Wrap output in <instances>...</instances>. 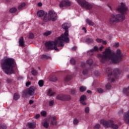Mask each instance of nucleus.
Listing matches in <instances>:
<instances>
[{
    "label": "nucleus",
    "instance_id": "nucleus-39",
    "mask_svg": "<svg viewBox=\"0 0 129 129\" xmlns=\"http://www.w3.org/2000/svg\"><path fill=\"white\" fill-rule=\"evenodd\" d=\"M106 89H109L110 88H111V85H110V83H107L106 86Z\"/></svg>",
    "mask_w": 129,
    "mask_h": 129
},
{
    "label": "nucleus",
    "instance_id": "nucleus-42",
    "mask_svg": "<svg viewBox=\"0 0 129 129\" xmlns=\"http://www.w3.org/2000/svg\"><path fill=\"white\" fill-rule=\"evenodd\" d=\"M29 39H33L34 38V34H33L31 32L29 33Z\"/></svg>",
    "mask_w": 129,
    "mask_h": 129
},
{
    "label": "nucleus",
    "instance_id": "nucleus-57",
    "mask_svg": "<svg viewBox=\"0 0 129 129\" xmlns=\"http://www.w3.org/2000/svg\"><path fill=\"white\" fill-rule=\"evenodd\" d=\"M82 30L85 31V33H86V28L85 27H83Z\"/></svg>",
    "mask_w": 129,
    "mask_h": 129
},
{
    "label": "nucleus",
    "instance_id": "nucleus-60",
    "mask_svg": "<svg viewBox=\"0 0 129 129\" xmlns=\"http://www.w3.org/2000/svg\"><path fill=\"white\" fill-rule=\"evenodd\" d=\"M114 81H115L114 79H111V82H114Z\"/></svg>",
    "mask_w": 129,
    "mask_h": 129
},
{
    "label": "nucleus",
    "instance_id": "nucleus-53",
    "mask_svg": "<svg viewBox=\"0 0 129 129\" xmlns=\"http://www.w3.org/2000/svg\"><path fill=\"white\" fill-rule=\"evenodd\" d=\"M104 48V46L101 45V47L99 48V50H100V51H102V49H103Z\"/></svg>",
    "mask_w": 129,
    "mask_h": 129
},
{
    "label": "nucleus",
    "instance_id": "nucleus-17",
    "mask_svg": "<svg viewBox=\"0 0 129 129\" xmlns=\"http://www.w3.org/2000/svg\"><path fill=\"white\" fill-rule=\"evenodd\" d=\"M56 99L58 100H62V101H64V95L59 94L56 96Z\"/></svg>",
    "mask_w": 129,
    "mask_h": 129
},
{
    "label": "nucleus",
    "instance_id": "nucleus-44",
    "mask_svg": "<svg viewBox=\"0 0 129 129\" xmlns=\"http://www.w3.org/2000/svg\"><path fill=\"white\" fill-rule=\"evenodd\" d=\"M85 112H86V113H89V107H87L85 108Z\"/></svg>",
    "mask_w": 129,
    "mask_h": 129
},
{
    "label": "nucleus",
    "instance_id": "nucleus-52",
    "mask_svg": "<svg viewBox=\"0 0 129 129\" xmlns=\"http://www.w3.org/2000/svg\"><path fill=\"white\" fill-rule=\"evenodd\" d=\"M102 43L103 45H106L107 44L106 41H104V40H102Z\"/></svg>",
    "mask_w": 129,
    "mask_h": 129
},
{
    "label": "nucleus",
    "instance_id": "nucleus-41",
    "mask_svg": "<svg viewBox=\"0 0 129 129\" xmlns=\"http://www.w3.org/2000/svg\"><path fill=\"white\" fill-rule=\"evenodd\" d=\"M77 92L75 90H71V94H72V95H74L75 94H76Z\"/></svg>",
    "mask_w": 129,
    "mask_h": 129
},
{
    "label": "nucleus",
    "instance_id": "nucleus-18",
    "mask_svg": "<svg viewBox=\"0 0 129 129\" xmlns=\"http://www.w3.org/2000/svg\"><path fill=\"white\" fill-rule=\"evenodd\" d=\"M29 128H35L36 127V122H30L28 123Z\"/></svg>",
    "mask_w": 129,
    "mask_h": 129
},
{
    "label": "nucleus",
    "instance_id": "nucleus-61",
    "mask_svg": "<svg viewBox=\"0 0 129 129\" xmlns=\"http://www.w3.org/2000/svg\"><path fill=\"white\" fill-rule=\"evenodd\" d=\"M95 75L96 76H97V75H96V74H95Z\"/></svg>",
    "mask_w": 129,
    "mask_h": 129
},
{
    "label": "nucleus",
    "instance_id": "nucleus-38",
    "mask_svg": "<svg viewBox=\"0 0 129 129\" xmlns=\"http://www.w3.org/2000/svg\"><path fill=\"white\" fill-rule=\"evenodd\" d=\"M40 113L42 116H46L47 115V112L45 111H42Z\"/></svg>",
    "mask_w": 129,
    "mask_h": 129
},
{
    "label": "nucleus",
    "instance_id": "nucleus-13",
    "mask_svg": "<svg viewBox=\"0 0 129 129\" xmlns=\"http://www.w3.org/2000/svg\"><path fill=\"white\" fill-rule=\"evenodd\" d=\"M71 26V25H70V24L64 23L62 25V29L65 30V32H66V31H68V29H69V28H70Z\"/></svg>",
    "mask_w": 129,
    "mask_h": 129
},
{
    "label": "nucleus",
    "instance_id": "nucleus-19",
    "mask_svg": "<svg viewBox=\"0 0 129 129\" xmlns=\"http://www.w3.org/2000/svg\"><path fill=\"white\" fill-rule=\"evenodd\" d=\"M86 22L89 26H93L94 25V23L89 19H87Z\"/></svg>",
    "mask_w": 129,
    "mask_h": 129
},
{
    "label": "nucleus",
    "instance_id": "nucleus-6",
    "mask_svg": "<svg viewBox=\"0 0 129 129\" xmlns=\"http://www.w3.org/2000/svg\"><path fill=\"white\" fill-rule=\"evenodd\" d=\"M52 21L55 22L57 20V13L53 10H51L48 12V13L44 15L43 21L44 22H48V21Z\"/></svg>",
    "mask_w": 129,
    "mask_h": 129
},
{
    "label": "nucleus",
    "instance_id": "nucleus-10",
    "mask_svg": "<svg viewBox=\"0 0 129 129\" xmlns=\"http://www.w3.org/2000/svg\"><path fill=\"white\" fill-rule=\"evenodd\" d=\"M59 6L60 9L64 10V9H67L68 7L71 6V2H70L69 0H62L59 3Z\"/></svg>",
    "mask_w": 129,
    "mask_h": 129
},
{
    "label": "nucleus",
    "instance_id": "nucleus-50",
    "mask_svg": "<svg viewBox=\"0 0 129 129\" xmlns=\"http://www.w3.org/2000/svg\"><path fill=\"white\" fill-rule=\"evenodd\" d=\"M30 85H31V82L29 81L26 83V86H27V87L30 86Z\"/></svg>",
    "mask_w": 129,
    "mask_h": 129
},
{
    "label": "nucleus",
    "instance_id": "nucleus-25",
    "mask_svg": "<svg viewBox=\"0 0 129 129\" xmlns=\"http://www.w3.org/2000/svg\"><path fill=\"white\" fill-rule=\"evenodd\" d=\"M71 80V77L70 75H67L64 77V81L66 82H68V81H70Z\"/></svg>",
    "mask_w": 129,
    "mask_h": 129
},
{
    "label": "nucleus",
    "instance_id": "nucleus-27",
    "mask_svg": "<svg viewBox=\"0 0 129 129\" xmlns=\"http://www.w3.org/2000/svg\"><path fill=\"white\" fill-rule=\"evenodd\" d=\"M31 73L33 75V76H36L37 74H38V72L37 70H35V69H32L31 71Z\"/></svg>",
    "mask_w": 129,
    "mask_h": 129
},
{
    "label": "nucleus",
    "instance_id": "nucleus-55",
    "mask_svg": "<svg viewBox=\"0 0 129 129\" xmlns=\"http://www.w3.org/2000/svg\"><path fill=\"white\" fill-rule=\"evenodd\" d=\"M81 66L82 67H84V66H85V62H82V63H81Z\"/></svg>",
    "mask_w": 129,
    "mask_h": 129
},
{
    "label": "nucleus",
    "instance_id": "nucleus-23",
    "mask_svg": "<svg viewBox=\"0 0 129 129\" xmlns=\"http://www.w3.org/2000/svg\"><path fill=\"white\" fill-rule=\"evenodd\" d=\"M54 94H55V92H53V91H52L51 89L48 90L47 94L48 95H49V96H52V95H54Z\"/></svg>",
    "mask_w": 129,
    "mask_h": 129
},
{
    "label": "nucleus",
    "instance_id": "nucleus-36",
    "mask_svg": "<svg viewBox=\"0 0 129 129\" xmlns=\"http://www.w3.org/2000/svg\"><path fill=\"white\" fill-rule=\"evenodd\" d=\"M97 92L98 93H103V92H104V90H103L102 88H98L97 89Z\"/></svg>",
    "mask_w": 129,
    "mask_h": 129
},
{
    "label": "nucleus",
    "instance_id": "nucleus-24",
    "mask_svg": "<svg viewBox=\"0 0 129 129\" xmlns=\"http://www.w3.org/2000/svg\"><path fill=\"white\" fill-rule=\"evenodd\" d=\"M71 99V96L69 95H64V101H68Z\"/></svg>",
    "mask_w": 129,
    "mask_h": 129
},
{
    "label": "nucleus",
    "instance_id": "nucleus-29",
    "mask_svg": "<svg viewBox=\"0 0 129 129\" xmlns=\"http://www.w3.org/2000/svg\"><path fill=\"white\" fill-rule=\"evenodd\" d=\"M86 90V87L82 86L80 87V91L81 92H84Z\"/></svg>",
    "mask_w": 129,
    "mask_h": 129
},
{
    "label": "nucleus",
    "instance_id": "nucleus-15",
    "mask_svg": "<svg viewBox=\"0 0 129 129\" xmlns=\"http://www.w3.org/2000/svg\"><path fill=\"white\" fill-rule=\"evenodd\" d=\"M19 46L21 47H25V40H24V37H21L19 40Z\"/></svg>",
    "mask_w": 129,
    "mask_h": 129
},
{
    "label": "nucleus",
    "instance_id": "nucleus-32",
    "mask_svg": "<svg viewBox=\"0 0 129 129\" xmlns=\"http://www.w3.org/2000/svg\"><path fill=\"white\" fill-rule=\"evenodd\" d=\"M7 127L5 124L0 123V129H7Z\"/></svg>",
    "mask_w": 129,
    "mask_h": 129
},
{
    "label": "nucleus",
    "instance_id": "nucleus-4",
    "mask_svg": "<svg viewBox=\"0 0 129 129\" xmlns=\"http://www.w3.org/2000/svg\"><path fill=\"white\" fill-rule=\"evenodd\" d=\"M15 64H16V62L13 58H5L1 61L2 69L6 74H13Z\"/></svg>",
    "mask_w": 129,
    "mask_h": 129
},
{
    "label": "nucleus",
    "instance_id": "nucleus-2",
    "mask_svg": "<svg viewBox=\"0 0 129 129\" xmlns=\"http://www.w3.org/2000/svg\"><path fill=\"white\" fill-rule=\"evenodd\" d=\"M117 11L121 14H113L109 20V24L111 26H115L117 23H122L125 20V14L127 11V7L124 3H121L117 8Z\"/></svg>",
    "mask_w": 129,
    "mask_h": 129
},
{
    "label": "nucleus",
    "instance_id": "nucleus-12",
    "mask_svg": "<svg viewBox=\"0 0 129 129\" xmlns=\"http://www.w3.org/2000/svg\"><path fill=\"white\" fill-rule=\"evenodd\" d=\"M106 73H108V80L110 79L109 78L112 76V72H111V69L110 68H107L106 69Z\"/></svg>",
    "mask_w": 129,
    "mask_h": 129
},
{
    "label": "nucleus",
    "instance_id": "nucleus-35",
    "mask_svg": "<svg viewBox=\"0 0 129 129\" xmlns=\"http://www.w3.org/2000/svg\"><path fill=\"white\" fill-rule=\"evenodd\" d=\"M87 63L89 65H92V64H93V60L92 59H89L87 60Z\"/></svg>",
    "mask_w": 129,
    "mask_h": 129
},
{
    "label": "nucleus",
    "instance_id": "nucleus-45",
    "mask_svg": "<svg viewBox=\"0 0 129 129\" xmlns=\"http://www.w3.org/2000/svg\"><path fill=\"white\" fill-rule=\"evenodd\" d=\"M96 42H97L98 43H102V39H100V38H97L96 39Z\"/></svg>",
    "mask_w": 129,
    "mask_h": 129
},
{
    "label": "nucleus",
    "instance_id": "nucleus-16",
    "mask_svg": "<svg viewBox=\"0 0 129 129\" xmlns=\"http://www.w3.org/2000/svg\"><path fill=\"white\" fill-rule=\"evenodd\" d=\"M37 15L38 17H39V18H41V17H43V16H44L45 12L43 10H39L37 12Z\"/></svg>",
    "mask_w": 129,
    "mask_h": 129
},
{
    "label": "nucleus",
    "instance_id": "nucleus-54",
    "mask_svg": "<svg viewBox=\"0 0 129 129\" xmlns=\"http://www.w3.org/2000/svg\"><path fill=\"white\" fill-rule=\"evenodd\" d=\"M76 49H77V47H76V46H74L72 48V51H75V50H76Z\"/></svg>",
    "mask_w": 129,
    "mask_h": 129
},
{
    "label": "nucleus",
    "instance_id": "nucleus-47",
    "mask_svg": "<svg viewBox=\"0 0 129 129\" xmlns=\"http://www.w3.org/2000/svg\"><path fill=\"white\" fill-rule=\"evenodd\" d=\"M53 104H54V101L52 100L49 101V106H53Z\"/></svg>",
    "mask_w": 129,
    "mask_h": 129
},
{
    "label": "nucleus",
    "instance_id": "nucleus-51",
    "mask_svg": "<svg viewBox=\"0 0 129 129\" xmlns=\"http://www.w3.org/2000/svg\"><path fill=\"white\" fill-rule=\"evenodd\" d=\"M40 115L39 114H37L36 115L35 118H36V119H38V118H39V117H40Z\"/></svg>",
    "mask_w": 129,
    "mask_h": 129
},
{
    "label": "nucleus",
    "instance_id": "nucleus-28",
    "mask_svg": "<svg viewBox=\"0 0 129 129\" xmlns=\"http://www.w3.org/2000/svg\"><path fill=\"white\" fill-rule=\"evenodd\" d=\"M57 80V77H56L55 76H53L50 79V81H52V82H56Z\"/></svg>",
    "mask_w": 129,
    "mask_h": 129
},
{
    "label": "nucleus",
    "instance_id": "nucleus-5",
    "mask_svg": "<svg viewBox=\"0 0 129 129\" xmlns=\"http://www.w3.org/2000/svg\"><path fill=\"white\" fill-rule=\"evenodd\" d=\"M50 121V124L52 125L57 124V121H56V117L49 115L47 118L44 120L42 122V125L45 127V128H48L49 127V122Z\"/></svg>",
    "mask_w": 129,
    "mask_h": 129
},
{
    "label": "nucleus",
    "instance_id": "nucleus-31",
    "mask_svg": "<svg viewBox=\"0 0 129 129\" xmlns=\"http://www.w3.org/2000/svg\"><path fill=\"white\" fill-rule=\"evenodd\" d=\"M52 34L51 31H47L45 32L44 33H43V36H45L46 37H47V36H49V35H51Z\"/></svg>",
    "mask_w": 129,
    "mask_h": 129
},
{
    "label": "nucleus",
    "instance_id": "nucleus-11",
    "mask_svg": "<svg viewBox=\"0 0 129 129\" xmlns=\"http://www.w3.org/2000/svg\"><path fill=\"white\" fill-rule=\"evenodd\" d=\"M98 50H99V48H98V47L95 46L93 47V49H91L90 51H89L87 52L88 56H92V55L94 54V52H98Z\"/></svg>",
    "mask_w": 129,
    "mask_h": 129
},
{
    "label": "nucleus",
    "instance_id": "nucleus-9",
    "mask_svg": "<svg viewBox=\"0 0 129 129\" xmlns=\"http://www.w3.org/2000/svg\"><path fill=\"white\" fill-rule=\"evenodd\" d=\"M35 93V89L34 87H30L26 90H24L22 94L23 97H29V95L32 96Z\"/></svg>",
    "mask_w": 129,
    "mask_h": 129
},
{
    "label": "nucleus",
    "instance_id": "nucleus-40",
    "mask_svg": "<svg viewBox=\"0 0 129 129\" xmlns=\"http://www.w3.org/2000/svg\"><path fill=\"white\" fill-rule=\"evenodd\" d=\"M71 62V64H72V65H75V59H74V58H72L70 60Z\"/></svg>",
    "mask_w": 129,
    "mask_h": 129
},
{
    "label": "nucleus",
    "instance_id": "nucleus-43",
    "mask_svg": "<svg viewBox=\"0 0 129 129\" xmlns=\"http://www.w3.org/2000/svg\"><path fill=\"white\" fill-rule=\"evenodd\" d=\"M88 73V70L87 69H85L83 71V75H86Z\"/></svg>",
    "mask_w": 129,
    "mask_h": 129
},
{
    "label": "nucleus",
    "instance_id": "nucleus-1",
    "mask_svg": "<svg viewBox=\"0 0 129 129\" xmlns=\"http://www.w3.org/2000/svg\"><path fill=\"white\" fill-rule=\"evenodd\" d=\"M98 57L101 58V63H111L113 64H117L121 61L122 58V54L120 51V49H117L116 53L111 52L109 48H106L103 52V54H98Z\"/></svg>",
    "mask_w": 129,
    "mask_h": 129
},
{
    "label": "nucleus",
    "instance_id": "nucleus-7",
    "mask_svg": "<svg viewBox=\"0 0 129 129\" xmlns=\"http://www.w3.org/2000/svg\"><path fill=\"white\" fill-rule=\"evenodd\" d=\"M100 123H101V124H102L104 127H109L112 126L113 129L118 128V125L113 124V121L111 120L108 121L102 120L100 121Z\"/></svg>",
    "mask_w": 129,
    "mask_h": 129
},
{
    "label": "nucleus",
    "instance_id": "nucleus-21",
    "mask_svg": "<svg viewBox=\"0 0 129 129\" xmlns=\"http://www.w3.org/2000/svg\"><path fill=\"white\" fill-rule=\"evenodd\" d=\"M86 42L88 44H91V43H93L94 41L93 40V39L88 38L86 39Z\"/></svg>",
    "mask_w": 129,
    "mask_h": 129
},
{
    "label": "nucleus",
    "instance_id": "nucleus-59",
    "mask_svg": "<svg viewBox=\"0 0 129 129\" xmlns=\"http://www.w3.org/2000/svg\"><path fill=\"white\" fill-rule=\"evenodd\" d=\"M87 93H91V91H90V90H88V91H87Z\"/></svg>",
    "mask_w": 129,
    "mask_h": 129
},
{
    "label": "nucleus",
    "instance_id": "nucleus-46",
    "mask_svg": "<svg viewBox=\"0 0 129 129\" xmlns=\"http://www.w3.org/2000/svg\"><path fill=\"white\" fill-rule=\"evenodd\" d=\"M100 128V125L97 124L95 126H94V128H97V129H99Z\"/></svg>",
    "mask_w": 129,
    "mask_h": 129
},
{
    "label": "nucleus",
    "instance_id": "nucleus-58",
    "mask_svg": "<svg viewBox=\"0 0 129 129\" xmlns=\"http://www.w3.org/2000/svg\"><path fill=\"white\" fill-rule=\"evenodd\" d=\"M38 7H42V3H39L38 4Z\"/></svg>",
    "mask_w": 129,
    "mask_h": 129
},
{
    "label": "nucleus",
    "instance_id": "nucleus-37",
    "mask_svg": "<svg viewBox=\"0 0 129 129\" xmlns=\"http://www.w3.org/2000/svg\"><path fill=\"white\" fill-rule=\"evenodd\" d=\"M73 123L75 125L77 124L78 123H79V120L78 119H77V118H75L73 120Z\"/></svg>",
    "mask_w": 129,
    "mask_h": 129
},
{
    "label": "nucleus",
    "instance_id": "nucleus-49",
    "mask_svg": "<svg viewBox=\"0 0 129 129\" xmlns=\"http://www.w3.org/2000/svg\"><path fill=\"white\" fill-rule=\"evenodd\" d=\"M118 46H119V43L116 42L114 44V47H115L116 48H117V47H118Z\"/></svg>",
    "mask_w": 129,
    "mask_h": 129
},
{
    "label": "nucleus",
    "instance_id": "nucleus-30",
    "mask_svg": "<svg viewBox=\"0 0 129 129\" xmlns=\"http://www.w3.org/2000/svg\"><path fill=\"white\" fill-rule=\"evenodd\" d=\"M49 57L47 55L43 54L41 56V59H42V60H45L46 59H49Z\"/></svg>",
    "mask_w": 129,
    "mask_h": 129
},
{
    "label": "nucleus",
    "instance_id": "nucleus-14",
    "mask_svg": "<svg viewBox=\"0 0 129 129\" xmlns=\"http://www.w3.org/2000/svg\"><path fill=\"white\" fill-rule=\"evenodd\" d=\"M86 100V96L83 95L80 98V102L83 105H86V103L84 101Z\"/></svg>",
    "mask_w": 129,
    "mask_h": 129
},
{
    "label": "nucleus",
    "instance_id": "nucleus-8",
    "mask_svg": "<svg viewBox=\"0 0 129 129\" xmlns=\"http://www.w3.org/2000/svg\"><path fill=\"white\" fill-rule=\"evenodd\" d=\"M77 2L82 8H85L87 10H91L92 9V5L84 0H77Z\"/></svg>",
    "mask_w": 129,
    "mask_h": 129
},
{
    "label": "nucleus",
    "instance_id": "nucleus-22",
    "mask_svg": "<svg viewBox=\"0 0 129 129\" xmlns=\"http://www.w3.org/2000/svg\"><path fill=\"white\" fill-rule=\"evenodd\" d=\"M120 72H121V71H120V70L116 68L113 70V73L114 74H120Z\"/></svg>",
    "mask_w": 129,
    "mask_h": 129
},
{
    "label": "nucleus",
    "instance_id": "nucleus-20",
    "mask_svg": "<svg viewBox=\"0 0 129 129\" xmlns=\"http://www.w3.org/2000/svg\"><path fill=\"white\" fill-rule=\"evenodd\" d=\"M26 7V3H23L20 5L18 6V10L22 11Z\"/></svg>",
    "mask_w": 129,
    "mask_h": 129
},
{
    "label": "nucleus",
    "instance_id": "nucleus-48",
    "mask_svg": "<svg viewBox=\"0 0 129 129\" xmlns=\"http://www.w3.org/2000/svg\"><path fill=\"white\" fill-rule=\"evenodd\" d=\"M7 82L8 84H10L11 83H12V80L10 79H8L7 80Z\"/></svg>",
    "mask_w": 129,
    "mask_h": 129
},
{
    "label": "nucleus",
    "instance_id": "nucleus-33",
    "mask_svg": "<svg viewBox=\"0 0 129 129\" xmlns=\"http://www.w3.org/2000/svg\"><path fill=\"white\" fill-rule=\"evenodd\" d=\"M10 12L11 13V14H14L17 12V8H12L10 9Z\"/></svg>",
    "mask_w": 129,
    "mask_h": 129
},
{
    "label": "nucleus",
    "instance_id": "nucleus-56",
    "mask_svg": "<svg viewBox=\"0 0 129 129\" xmlns=\"http://www.w3.org/2000/svg\"><path fill=\"white\" fill-rule=\"evenodd\" d=\"M33 102H34V101H33V100H30L29 101V104H33Z\"/></svg>",
    "mask_w": 129,
    "mask_h": 129
},
{
    "label": "nucleus",
    "instance_id": "nucleus-34",
    "mask_svg": "<svg viewBox=\"0 0 129 129\" xmlns=\"http://www.w3.org/2000/svg\"><path fill=\"white\" fill-rule=\"evenodd\" d=\"M38 85H39L40 87H42L44 85V81L43 80H40L38 82Z\"/></svg>",
    "mask_w": 129,
    "mask_h": 129
},
{
    "label": "nucleus",
    "instance_id": "nucleus-3",
    "mask_svg": "<svg viewBox=\"0 0 129 129\" xmlns=\"http://www.w3.org/2000/svg\"><path fill=\"white\" fill-rule=\"evenodd\" d=\"M69 31L66 30L64 34H62L60 37L55 39L54 41H48L45 43V47L47 50H55V51H59L57 47H64L63 42L66 43H69Z\"/></svg>",
    "mask_w": 129,
    "mask_h": 129
},
{
    "label": "nucleus",
    "instance_id": "nucleus-26",
    "mask_svg": "<svg viewBox=\"0 0 129 129\" xmlns=\"http://www.w3.org/2000/svg\"><path fill=\"white\" fill-rule=\"evenodd\" d=\"M14 100H18L20 98V95L18 93H15L13 97Z\"/></svg>",
    "mask_w": 129,
    "mask_h": 129
}]
</instances>
